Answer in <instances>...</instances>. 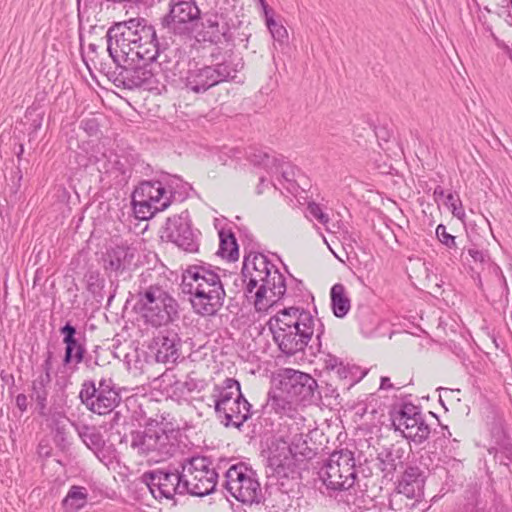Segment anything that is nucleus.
Wrapping results in <instances>:
<instances>
[{
	"instance_id": "nucleus-1",
	"label": "nucleus",
	"mask_w": 512,
	"mask_h": 512,
	"mask_svg": "<svg viewBox=\"0 0 512 512\" xmlns=\"http://www.w3.org/2000/svg\"><path fill=\"white\" fill-rule=\"evenodd\" d=\"M241 282L244 294L250 298L254 289L255 305H272L283 298L286 291L284 275L278 268L262 253L250 252L244 257L241 276H238L234 284L238 286Z\"/></svg>"
},
{
	"instance_id": "nucleus-2",
	"label": "nucleus",
	"mask_w": 512,
	"mask_h": 512,
	"mask_svg": "<svg viewBox=\"0 0 512 512\" xmlns=\"http://www.w3.org/2000/svg\"><path fill=\"white\" fill-rule=\"evenodd\" d=\"M107 51L114 63H118V48L125 55L141 60H151L157 55V35L144 18H131L113 24L106 33Z\"/></svg>"
},
{
	"instance_id": "nucleus-3",
	"label": "nucleus",
	"mask_w": 512,
	"mask_h": 512,
	"mask_svg": "<svg viewBox=\"0 0 512 512\" xmlns=\"http://www.w3.org/2000/svg\"><path fill=\"white\" fill-rule=\"evenodd\" d=\"M141 284L136 291L134 310L145 324L155 328L167 326L180 318V305L162 285L146 284L141 274Z\"/></svg>"
},
{
	"instance_id": "nucleus-4",
	"label": "nucleus",
	"mask_w": 512,
	"mask_h": 512,
	"mask_svg": "<svg viewBox=\"0 0 512 512\" xmlns=\"http://www.w3.org/2000/svg\"><path fill=\"white\" fill-rule=\"evenodd\" d=\"M131 448L149 464L172 458L180 448L179 430L174 428L147 427L131 432Z\"/></svg>"
},
{
	"instance_id": "nucleus-5",
	"label": "nucleus",
	"mask_w": 512,
	"mask_h": 512,
	"mask_svg": "<svg viewBox=\"0 0 512 512\" xmlns=\"http://www.w3.org/2000/svg\"><path fill=\"white\" fill-rule=\"evenodd\" d=\"M223 489L237 501L259 504L263 493L257 472L244 462L231 464L224 473Z\"/></svg>"
},
{
	"instance_id": "nucleus-6",
	"label": "nucleus",
	"mask_w": 512,
	"mask_h": 512,
	"mask_svg": "<svg viewBox=\"0 0 512 512\" xmlns=\"http://www.w3.org/2000/svg\"><path fill=\"white\" fill-rule=\"evenodd\" d=\"M183 470L185 467L182 461L177 464L169 463L166 466L145 471L140 481L156 500H173L175 495L187 494Z\"/></svg>"
},
{
	"instance_id": "nucleus-7",
	"label": "nucleus",
	"mask_w": 512,
	"mask_h": 512,
	"mask_svg": "<svg viewBox=\"0 0 512 512\" xmlns=\"http://www.w3.org/2000/svg\"><path fill=\"white\" fill-rule=\"evenodd\" d=\"M119 388L112 378L103 377L96 385L94 380H85L81 384L79 399L85 407L98 415H106L114 411L122 398Z\"/></svg>"
},
{
	"instance_id": "nucleus-8",
	"label": "nucleus",
	"mask_w": 512,
	"mask_h": 512,
	"mask_svg": "<svg viewBox=\"0 0 512 512\" xmlns=\"http://www.w3.org/2000/svg\"><path fill=\"white\" fill-rule=\"evenodd\" d=\"M318 474L328 489L341 491L351 488L357 477L354 453L349 449L335 450Z\"/></svg>"
},
{
	"instance_id": "nucleus-9",
	"label": "nucleus",
	"mask_w": 512,
	"mask_h": 512,
	"mask_svg": "<svg viewBox=\"0 0 512 512\" xmlns=\"http://www.w3.org/2000/svg\"><path fill=\"white\" fill-rule=\"evenodd\" d=\"M184 484L187 494L203 497L214 492L217 486L218 472L212 467V461L206 456H193L182 460Z\"/></svg>"
},
{
	"instance_id": "nucleus-10",
	"label": "nucleus",
	"mask_w": 512,
	"mask_h": 512,
	"mask_svg": "<svg viewBox=\"0 0 512 512\" xmlns=\"http://www.w3.org/2000/svg\"><path fill=\"white\" fill-rule=\"evenodd\" d=\"M126 65L116 63V69L111 72L110 79L117 87L135 89L143 87L147 90L157 89L158 80L151 66V60H141L131 55L125 57Z\"/></svg>"
},
{
	"instance_id": "nucleus-11",
	"label": "nucleus",
	"mask_w": 512,
	"mask_h": 512,
	"mask_svg": "<svg viewBox=\"0 0 512 512\" xmlns=\"http://www.w3.org/2000/svg\"><path fill=\"white\" fill-rule=\"evenodd\" d=\"M278 381L280 392L291 401L311 404L321 400L316 379L307 373L285 368L278 373Z\"/></svg>"
},
{
	"instance_id": "nucleus-12",
	"label": "nucleus",
	"mask_w": 512,
	"mask_h": 512,
	"mask_svg": "<svg viewBox=\"0 0 512 512\" xmlns=\"http://www.w3.org/2000/svg\"><path fill=\"white\" fill-rule=\"evenodd\" d=\"M64 345L63 366H74L78 371L80 364H85L88 368L98 365L97 360L93 361L92 356L87 353L86 336L84 331H79L71 321H67L59 329Z\"/></svg>"
},
{
	"instance_id": "nucleus-13",
	"label": "nucleus",
	"mask_w": 512,
	"mask_h": 512,
	"mask_svg": "<svg viewBox=\"0 0 512 512\" xmlns=\"http://www.w3.org/2000/svg\"><path fill=\"white\" fill-rule=\"evenodd\" d=\"M199 20L200 9L196 3L181 0L171 5L161 23L176 35L191 36L197 30Z\"/></svg>"
},
{
	"instance_id": "nucleus-14",
	"label": "nucleus",
	"mask_w": 512,
	"mask_h": 512,
	"mask_svg": "<svg viewBox=\"0 0 512 512\" xmlns=\"http://www.w3.org/2000/svg\"><path fill=\"white\" fill-rule=\"evenodd\" d=\"M219 267L205 262L200 264L189 265L182 274L181 290L184 294L196 293L198 287L204 291H212L224 289L223 283L218 272Z\"/></svg>"
},
{
	"instance_id": "nucleus-15",
	"label": "nucleus",
	"mask_w": 512,
	"mask_h": 512,
	"mask_svg": "<svg viewBox=\"0 0 512 512\" xmlns=\"http://www.w3.org/2000/svg\"><path fill=\"white\" fill-rule=\"evenodd\" d=\"M199 234L193 230L187 213L168 218L164 228V237L188 253L198 251Z\"/></svg>"
},
{
	"instance_id": "nucleus-16",
	"label": "nucleus",
	"mask_w": 512,
	"mask_h": 512,
	"mask_svg": "<svg viewBox=\"0 0 512 512\" xmlns=\"http://www.w3.org/2000/svg\"><path fill=\"white\" fill-rule=\"evenodd\" d=\"M290 456H285L281 459L279 456H272L270 463L274 466L275 473L280 477H289L297 474L296 461H303L311 459L314 456V451L308 446L307 441L304 439L303 434H296L288 446Z\"/></svg>"
},
{
	"instance_id": "nucleus-17",
	"label": "nucleus",
	"mask_w": 512,
	"mask_h": 512,
	"mask_svg": "<svg viewBox=\"0 0 512 512\" xmlns=\"http://www.w3.org/2000/svg\"><path fill=\"white\" fill-rule=\"evenodd\" d=\"M181 338L174 328L158 332L148 345L149 354L158 363H175L180 357Z\"/></svg>"
},
{
	"instance_id": "nucleus-18",
	"label": "nucleus",
	"mask_w": 512,
	"mask_h": 512,
	"mask_svg": "<svg viewBox=\"0 0 512 512\" xmlns=\"http://www.w3.org/2000/svg\"><path fill=\"white\" fill-rule=\"evenodd\" d=\"M314 326H302L299 328H282L271 331L273 340L279 350L286 355H295L303 351L314 334Z\"/></svg>"
},
{
	"instance_id": "nucleus-19",
	"label": "nucleus",
	"mask_w": 512,
	"mask_h": 512,
	"mask_svg": "<svg viewBox=\"0 0 512 512\" xmlns=\"http://www.w3.org/2000/svg\"><path fill=\"white\" fill-rule=\"evenodd\" d=\"M426 475L423 470L417 466H407L397 484V491L390 499V506L395 509L394 503L401 496L408 499H416L423 497Z\"/></svg>"
},
{
	"instance_id": "nucleus-20",
	"label": "nucleus",
	"mask_w": 512,
	"mask_h": 512,
	"mask_svg": "<svg viewBox=\"0 0 512 512\" xmlns=\"http://www.w3.org/2000/svg\"><path fill=\"white\" fill-rule=\"evenodd\" d=\"M63 362V354L59 355L49 347L43 353L41 373L54 376L55 385L61 390L72 385V376L77 372L74 366L64 367Z\"/></svg>"
},
{
	"instance_id": "nucleus-21",
	"label": "nucleus",
	"mask_w": 512,
	"mask_h": 512,
	"mask_svg": "<svg viewBox=\"0 0 512 512\" xmlns=\"http://www.w3.org/2000/svg\"><path fill=\"white\" fill-rule=\"evenodd\" d=\"M137 249L135 247L122 244L110 247L102 256L103 268L106 273H114L119 276L130 270L133 265Z\"/></svg>"
},
{
	"instance_id": "nucleus-22",
	"label": "nucleus",
	"mask_w": 512,
	"mask_h": 512,
	"mask_svg": "<svg viewBox=\"0 0 512 512\" xmlns=\"http://www.w3.org/2000/svg\"><path fill=\"white\" fill-rule=\"evenodd\" d=\"M196 293H190V302L194 312L200 316H214L222 308L226 296L225 289L204 291L196 287Z\"/></svg>"
},
{
	"instance_id": "nucleus-23",
	"label": "nucleus",
	"mask_w": 512,
	"mask_h": 512,
	"mask_svg": "<svg viewBox=\"0 0 512 512\" xmlns=\"http://www.w3.org/2000/svg\"><path fill=\"white\" fill-rule=\"evenodd\" d=\"M302 326H315V319L310 312L298 307H289L280 310L268 321L270 331L282 328H296Z\"/></svg>"
},
{
	"instance_id": "nucleus-24",
	"label": "nucleus",
	"mask_w": 512,
	"mask_h": 512,
	"mask_svg": "<svg viewBox=\"0 0 512 512\" xmlns=\"http://www.w3.org/2000/svg\"><path fill=\"white\" fill-rule=\"evenodd\" d=\"M481 413L489 433V445H497L511 439L506 428L503 412L497 406L486 402L482 406Z\"/></svg>"
},
{
	"instance_id": "nucleus-25",
	"label": "nucleus",
	"mask_w": 512,
	"mask_h": 512,
	"mask_svg": "<svg viewBox=\"0 0 512 512\" xmlns=\"http://www.w3.org/2000/svg\"><path fill=\"white\" fill-rule=\"evenodd\" d=\"M211 56L216 61L210 66L212 71H214V78L217 80V84L233 81L237 73L244 67L242 57L235 54L232 50H227L222 55L220 52L218 54L212 53Z\"/></svg>"
},
{
	"instance_id": "nucleus-26",
	"label": "nucleus",
	"mask_w": 512,
	"mask_h": 512,
	"mask_svg": "<svg viewBox=\"0 0 512 512\" xmlns=\"http://www.w3.org/2000/svg\"><path fill=\"white\" fill-rule=\"evenodd\" d=\"M216 415L225 427H234L240 430L252 415L251 404L243 394H239L238 398H234L231 404L225 406L224 412L216 413Z\"/></svg>"
},
{
	"instance_id": "nucleus-27",
	"label": "nucleus",
	"mask_w": 512,
	"mask_h": 512,
	"mask_svg": "<svg viewBox=\"0 0 512 512\" xmlns=\"http://www.w3.org/2000/svg\"><path fill=\"white\" fill-rule=\"evenodd\" d=\"M213 72L210 65L202 67L195 65L193 68H189L182 78L184 87L195 94L205 93L210 88L218 85Z\"/></svg>"
},
{
	"instance_id": "nucleus-28",
	"label": "nucleus",
	"mask_w": 512,
	"mask_h": 512,
	"mask_svg": "<svg viewBox=\"0 0 512 512\" xmlns=\"http://www.w3.org/2000/svg\"><path fill=\"white\" fill-rule=\"evenodd\" d=\"M395 431L401 432L402 436L416 445H421L428 440L431 429L425 422L424 416H417L402 419L400 423H391Z\"/></svg>"
},
{
	"instance_id": "nucleus-29",
	"label": "nucleus",
	"mask_w": 512,
	"mask_h": 512,
	"mask_svg": "<svg viewBox=\"0 0 512 512\" xmlns=\"http://www.w3.org/2000/svg\"><path fill=\"white\" fill-rule=\"evenodd\" d=\"M247 158L252 165L265 169L268 174L280 172L286 181H292L290 173L284 169L285 162L282 156L277 157L262 149L251 148Z\"/></svg>"
},
{
	"instance_id": "nucleus-30",
	"label": "nucleus",
	"mask_w": 512,
	"mask_h": 512,
	"mask_svg": "<svg viewBox=\"0 0 512 512\" xmlns=\"http://www.w3.org/2000/svg\"><path fill=\"white\" fill-rule=\"evenodd\" d=\"M137 198H143L155 203L160 208L167 209L170 206L168 191L162 180L142 181L133 191Z\"/></svg>"
},
{
	"instance_id": "nucleus-31",
	"label": "nucleus",
	"mask_w": 512,
	"mask_h": 512,
	"mask_svg": "<svg viewBox=\"0 0 512 512\" xmlns=\"http://www.w3.org/2000/svg\"><path fill=\"white\" fill-rule=\"evenodd\" d=\"M292 490L284 489V483L270 487L267 496H263V503L269 512H290L295 502V495Z\"/></svg>"
},
{
	"instance_id": "nucleus-32",
	"label": "nucleus",
	"mask_w": 512,
	"mask_h": 512,
	"mask_svg": "<svg viewBox=\"0 0 512 512\" xmlns=\"http://www.w3.org/2000/svg\"><path fill=\"white\" fill-rule=\"evenodd\" d=\"M241 392L239 381L234 378H226L221 384L213 387L211 397L214 402L215 413L224 412L225 406L231 404L234 398H238Z\"/></svg>"
},
{
	"instance_id": "nucleus-33",
	"label": "nucleus",
	"mask_w": 512,
	"mask_h": 512,
	"mask_svg": "<svg viewBox=\"0 0 512 512\" xmlns=\"http://www.w3.org/2000/svg\"><path fill=\"white\" fill-rule=\"evenodd\" d=\"M51 381L52 377L41 373L31 384L32 393L30 397L36 402L38 413L41 416L47 415V400Z\"/></svg>"
},
{
	"instance_id": "nucleus-34",
	"label": "nucleus",
	"mask_w": 512,
	"mask_h": 512,
	"mask_svg": "<svg viewBox=\"0 0 512 512\" xmlns=\"http://www.w3.org/2000/svg\"><path fill=\"white\" fill-rule=\"evenodd\" d=\"M331 307L337 318H343L350 310V299L346 296L345 287L341 283H336L330 291Z\"/></svg>"
},
{
	"instance_id": "nucleus-35",
	"label": "nucleus",
	"mask_w": 512,
	"mask_h": 512,
	"mask_svg": "<svg viewBox=\"0 0 512 512\" xmlns=\"http://www.w3.org/2000/svg\"><path fill=\"white\" fill-rule=\"evenodd\" d=\"M88 499V492L85 487L73 485L62 500L64 512H76L82 509Z\"/></svg>"
},
{
	"instance_id": "nucleus-36",
	"label": "nucleus",
	"mask_w": 512,
	"mask_h": 512,
	"mask_svg": "<svg viewBox=\"0 0 512 512\" xmlns=\"http://www.w3.org/2000/svg\"><path fill=\"white\" fill-rule=\"evenodd\" d=\"M162 181L166 186V191H168V199H170V204L173 201H183L189 195V191L192 189L189 183L184 182L177 176H167Z\"/></svg>"
},
{
	"instance_id": "nucleus-37",
	"label": "nucleus",
	"mask_w": 512,
	"mask_h": 512,
	"mask_svg": "<svg viewBox=\"0 0 512 512\" xmlns=\"http://www.w3.org/2000/svg\"><path fill=\"white\" fill-rule=\"evenodd\" d=\"M84 281L87 291L97 302L101 303L105 297V279L100 272L97 269L89 268L84 274Z\"/></svg>"
},
{
	"instance_id": "nucleus-38",
	"label": "nucleus",
	"mask_w": 512,
	"mask_h": 512,
	"mask_svg": "<svg viewBox=\"0 0 512 512\" xmlns=\"http://www.w3.org/2000/svg\"><path fill=\"white\" fill-rule=\"evenodd\" d=\"M78 436L92 452L98 450L105 442L102 433L95 427L86 424H74Z\"/></svg>"
},
{
	"instance_id": "nucleus-39",
	"label": "nucleus",
	"mask_w": 512,
	"mask_h": 512,
	"mask_svg": "<svg viewBox=\"0 0 512 512\" xmlns=\"http://www.w3.org/2000/svg\"><path fill=\"white\" fill-rule=\"evenodd\" d=\"M219 250L217 252L222 258L235 261L239 257V247L234 233L231 230L219 232Z\"/></svg>"
},
{
	"instance_id": "nucleus-40",
	"label": "nucleus",
	"mask_w": 512,
	"mask_h": 512,
	"mask_svg": "<svg viewBox=\"0 0 512 512\" xmlns=\"http://www.w3.org/2000/svg\"><path fill=\"white\" fill-rule=\"evenodd\" d=\"M460 512H489L487 501L481 497L478 487H469L465 491L464 502L460 508Z\"/></svg>"
},
{
	"instance_id": "nucleus-41",
	"label": "nucleus",
	"mask_w": 512,
	"mask_h": 512,
	"mask_svg": "<svg viewBox=\"0 0 512 512\" xmlns=\"http://www.w3.org/2000/svg\"><path fill=\"white\" fill-rule=\"evenodd\" d=\"M131 204L136 218L140 220H148L152 218L157 212L164 211L155 203L147 201L143 198H137L136 194L132 193Z\"/></svg>"
},
{
	"instance_id": "nucleus-42",
	"label": "nucleus",
	"mask_w": 512,
	"mask_h": 512,
	"mask_svg": "<svg viewBox=\"0 0 512 512\" xmlns=\"http://www.w3.org/2000/svg\"><path fill=\"white\" fill-rule=\"evenodd\" d=\"M487 451L489 455L493 456L496 463L505 467H509L512 464V439L497 445H489Z\"/></svg>"
},
{
	"instance_id": "nucleus-43",
	"label": "nucleus",
	"mask_w": 512,
	"mask_h": 512,
	"mask_svg": "<svg viewBox=\"0 0 512 512\" xmlns=\"http://www.w3.org/2000/svg\"><path fill=\"white\" fill-rule=\"evenodd\" d=\"M338 378L343 381V385L347 388L358 383L366 374V370H362L359 366L344 364L340 365L336 371Z\"/></svg>"
},
{
	"instance_id": "nucleus-44",
	"label": "nucleus",
	"mask_w": 512,
	"mask_h": 512,
	"mask_svg": "<svg viewBox=\"0 0 512 512\" xmlns=\"http://www.w3.org/2000/svg\"><path fill=\"white\" fill-rule=\"evenodd\" d=\"M402 449H391L381 452L378 455L380 468L383 472L390 474L396 471L397 465L401 463Z\"/></svg>"
},
{
	"instance_id": "nucleus-45",
	"label": "nucleus",
	"mask_w": 512,
	"mask_h": 512,
	"mask_svg": "<svg viewBox=\"0 0 512 512\" xmlns=\"http://www.w3.org/2000/svg\"><path fill=\"white\" fill-rule=\"evenodd\" d=\"M151 66L153 69L155 66H159L164 73H166V77L169 78V73L172 76H175V69L178 66V62H172L169 58L168 52L166 50L161 51L159 48V42H157V55L152 57Z\"/></svg>"
},
{
	"instance_id": "nucleus-46",
	"label": "nucleus",
	"mask_w": 512,
	"mask_h": 512,
	"mask_svg": "<svg viewBox=\"0 0 512 512\" xmlns=\"http://www.w3.org/2000/svg\"><path fill=\"white\" fill-rule=\"evenodd\" d=\"M420 407L412 403H403L399 409H394L390 412L391 423H400L402 419H409L412 417L422 416Z\"/></svg>"
},
{
	"instance_id": "nucleus-47",
	"label": "nucleus",
	"mask_w": 512,
	"mask_h": 512,
	"mask_svg": "<svg viewBox=\"0 0 512 512\" xmlns=\"http://www.w3.org/2000/svg\"><path fill=\"white\" fill-rule=\"evenodd\" d=\"M285 394H271L267 401V406L270 407L277 414H284L290 409L291 399H287Z\"/></svg>"
},
{
	"instance_id": "nucleus-48",
	"label": "nucleus",
	"mask_w": 512,
	"mask_h": 512,
	"mask_svg": "<svg viewBox=\"0 0 512 512\" xmlns=\"http://www.w3.org/2000/svg\"><path fill=\"white\" fill-rule=\"evenodd\" d=\"M93 453L105 466L113 464L117 459L116 448L113 444H106V442L100 445L98 450H94Z\"/></svg>"
},
{
	"instance_id": "nucleus-49",
	"label": "nucleus",
	"mask_w": 512,
	"mask_h": 512,
	"mask_svg": "<svg viewBox=\"0 0 512 512\" xmlns=\"http://www.w3.org/2000/svg\"><path fill=\"white\" fill-rule=\"evenodd\" d=\"M273 39L280 45L288 42V31L283 24L277 22L274 18H269L266 24Z\"/></svg>"
},
{
	"instance_id": "nucleus-50",
	"label": "nucleus",
	"mask_w": 512,
	"mask_h": 512,
	"mask_svg": "<svg viewBox=\"0 0 512 512\" xmlns=\"http://www.w3.org/2000/svg\"><path fill=\"white\" fill-rule=\"evenodd\" d=\"M445 205L451 209L454 217L463 220L465 218V211L462 205V201L459 197H455L454 194L449 193L446 196Z\"/></svg>"
},
{
	"instance_id": "nucleus-51",
	"label": "nucleus",
	"mask_w": 512,
	"mask_h": 512,
	"mask_svg": "<svg viewBox=\"0 0 512 512\" xmlns=\"http://www.w3.org/2000/svg\"><path fill=\"white\" fill-rule=\"evenodd\" d=\"M320 355H319V361H321L323 363V368L325 370H338V368L340 367V365H343V362L336 356L330 354V353H325V352H320Z\"/></svg>"
},
{
	"instance_id": "nucleus-52",
	"label": "nucleus",
	"mask_w": 512,
	"mask_h": 512,
	"mask_svg": "<svg viewBox=\"0 0 512 512\" xmlns=\"http://www.w3.org/2000/svg\"><path fill=\"white\" fill-rule=\"evenodd\" d=\"M436 236L438 240L447 248H456L455 237L447 232L445 225L439 224L437 226Z\"/></svg>"
},
{
	"instance_id": "nucleus-53",
	"label": "nucleus",
	"mask_w": 512,
	"mask_h": 512,
	"mask_svg": "<svg viewBox=\"0 0 512 512\" xmlns=\"http://www.w3.org/2000/svg\"><path fill=\"white\" fill-rule=\"evenodd\" d=\"M197 387V381L192 378H188L185 381H176L174 383V393H176V391H179L180 396H183L185 394L192 393L197 389Z\"/></svg>"
},
{
	"instance_id": "nucleus-54",
	"label": "nucleus",
	"mask_w": 512,
	"mask_h": 512,
	"mask_svg": "<svg viewBox=\"0 0 512 512\" xmlns=\"http://www.w3.org/2000/svg\"><path fill=\"white\" fill-rule=\"evenodd\" d=\"M307 210H308L309 214L313 218L318 220L321 224L325 225L330 220L329 216L326 213L323 212V210L320 207V205L315 203V202L309 203L308 206H307Z\"/></svg>"
},
{
	"instance_id": "nucleus-55",
	"label": "nucleus",
	"mask_w": 512,
	"mask_h": 512,
	"mask_svg": "<svg viewBox=\"0 0 512 512\" xmlns=\"http://www.w3.org/2000/svg\"><path fill=\"white\" fill-rule=\"evenodd\" d=\"M22 178H23L22 171L18 165L10 177L11 183L9 184V186H10V190L12 193L16 194L18 192V190L20 189Z\"/></svg>"
},
{
	"instance_id": "nucleus-56",
	"label": "nucleus",
	"mask_w": 512,
	"mask_h": 512,
	"mask_svg": "<svg viewBox=\"0 0 512 512\" xmlns=\"http://www.w3.org/2000/svg\"><path fill=\"white\" fill-rule=\"evenodd\" d=\"M81 127L89 136L96 135L99 131V124L95 118L84 119L81 121Z\"/></svg>"
},
{
	"instance_id": "nucleus-57",
	"label": "nucleus",
	"mask_w": 512,
	"mask_h": 512,
	"mask_svg": "<svg viewBox=\"0 0 512 512\" xmlns=\"http://www.w3.org/2000/svg\"><path fill=\"white\" fill-rule=\"evenodd\" d=\"M468 254L473 258L475 262L485 263L490 261L489 256L485 252L478 249H469Z\"/></svg>"
},
{
	"instance_id": "nucleus-58",
	"label": "nucleus",
	"mask_w": 512,
	"mask_h": 512,
	"mask_svg": "<svg viewBox=\"0 0 512 512\" xmlns=\"http://www.w3.org/2000/svg\"><path fill=\"white\" fill-rule=\"evenodd\" d=\"M27 400H28V398L24 393H20L16 396L15 403H16L17 408L21 412H25L27 410V407H28Z\"/></svg>"
},
{
	"instance_id": "nucleus-59",
	"label": "nucleus",
	"mask_w": 512,
	"mask_h": 512,
	"mask_svg": "<svg viewBox=\"0 0 512 512\" xmlns=\"http://www.w3.org/2000/svg\"><path fill=\"white\" fill-rule=\"evenodd\" d=\"M42 121H43L42 115H37V117L32 120L30 127H29V129H30L29 135L36 133L41 128Z\"/></svg>"
},
{
	"instance_id": "nucleus-60",
	"label": "nucleus",
	"mask_w": 512,
	"mask_h": 512,
	"mask_svg": "<svg viewBox=\"0 0 512 512\" xmlns=\"http://www.w3.org/2000/svg\"><path fill=\"white\" fill-rule=\"evenodd\" d=\"M441 430H442V436L438 437L434 440V445L439 444L440 446H442V442H444L446 439H450L452 436V433L450 432V430L448 429L447 426H442Z\"/></svg>"
},
{
	"instance_id": "nucleus-61",
	"label": "nucleus",
	"mask_w": 512,
	"mask_h": 512,
	"mask_svg": "<svg viewBox=\"0 0 512 512\" xmlns=\"http://www.w3.org/2000/svg\"><path fill=\"white\" fill-rule=\"evenodd\" d=\"M207 28L216 29L218 31V19L216 15H212L209 18L205 20V23L203 24Z\"/></svg>"
},
{
	"instance_id": "nucleus-62",
	"label": "nucleus",
	"mask_w": 512,
	"mask_h": 512,
	"mask_svg": "<svg viewBox=\"0 0 512 512\" xmlns=\"http://www.w3.org/2000/svg\"><path fill=\"white\" fill-rule=\"evenodd\" d=\"M262 9L265 15V22L267 24L269 18H274V11L269 7L268 4L264 5Z\"/></svg>"
},
{
	"instance_id": "nucleus-63",
	"label": "nucleus",
	"mask_w": 512,
	"mask_h": 512,
	"mask_svg": "<svg viewBox=\"0 0 512 512\" xmlns=\"http://www.w3.org/2000/svg\"><path fill=\"white\" fill-rule=\"evenodd\" d=\"M122 415L119 411L114 412L113 417L110 421V426L113 428L115 425H119Z\"/></svg>"
},
{
	"instance_id": "nucleus-64",
	"label": "nucleus",
	"mask_w": 512,
	"mask_h": 512,
	"mask_svg": "<svg viewBox=\"0 0 512 512\" xmlns=\"http://www.w3.org/2000/svg\"><path fill=\"white\" fill-rule=\"evenodd\" d=\"M393 388V384L388 377H382L380 383V389H391Z\"/></svg>"
}]
</instances>
